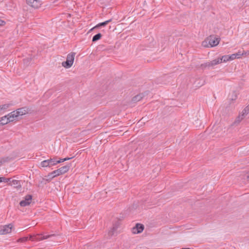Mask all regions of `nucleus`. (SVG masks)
Returning a JSON list of instances; mask_svg holds the SVG:
<instances>
[{"label": "nucleus", "mask_w": 249, "mask_h": 249, "mask_svg": "<svg viewBox=\"0 0 249 249\" xmlns=\"http://www.w3.org/2000/svg\"><path fill=\"white\" fill-rule=\"evenodd\" d=\"M229 55H225L222 56L221 57H218L215 59L211 61L207 62L206 63L202 64L200 67L203 69L206 68H211L213 67V66L220 64L222 62H226L228 61H230Z\"/></svg>", "instance_id": "1"}, {"label": "nucleus", "mask_w": 249, "mask_h": 249, "mask_svg": "<svg viewBox=\"0 0 249 249\" xmlns=\"http://www.w3.org/2000/svg\"><path fill=\"white\" fill-rule=\"evenodd\" d=\"M69 168L70 166L65 165L50 173L47 176L49 178V179H47V180L50 181L53 178L66 173L69 170Z\"/></svg>", "instance_id": "2"}, {"label": "nucleus", "mask_w": 249, "mask_h": 249, "mask_svg": "<svg viewBox=\"0 0 249 249\" xmlns=\"http://www.w3.org/2000/svg\"><path fill=\"white\" fill-rule=\"evenodd\" d=\"M219 39L214 36H210L206 40L202 42V45L207 47L216 46L219 43Z\"/></svg>", "instance_id": "3"}, {"label": "nucleus", "mask_w": 249, "mask_h": 249, "mask_svg": "<svg viewBox=\"0 0 249 249\" xmlns=\"http://www.w3.org/2000/svg\"><path fill=\"white\" fill-rule=\"evenodd\" d=\"M75 55V53H71L68 54L67 56L66 61L62 63V66L66 68H70L73 63Z\"/></svg>", "instance_id": "4"}, {"label": "nucleus", "mask_w": 249, "mask_h": 249, "mask_svg": "<svg viewBox=\"0 0 249 249\" xmlns=\"http://www.w3.org/2000/svg\"><path fill=\"white\" fill-rule=\"evenodd\" d=\"M53 236H54V234H50L48 235H42L41 234H36L35 235H30L29 237H28V240L32 241H38L44 239H48Z\"/></svg>", "instance_id": "5"}, {"label": "nucleus", "mask_w": 249, "mask_h": 249, "mask_svg": "<svg viewBox=\"0 0 249 249\" xmlns=\"http://www.w3.org/2000/svg\"><path fill=\"white\" fill-rule=\"evenodd\" d=\"M13 226L10 224L0 227V234H6L10 233L12 231Z\"/></svg>", "instance_id": "6"}, {"label": "nucleus", "mask_w": 249, "mask_h": 249, "mask_svg": "<svg viewBox=\"0 0 249 249\" xmlns=\"http://www.w3.org/2000/svg\"><path fill=\"white\" fill-rule=\"evenodd\" d=\"M32 196L31 195H26L24 197V199L21 201L19 203L21 207H25L29 205L32 201Z\"/></svg>", "instance_id": "7"}, {"label": "nucleus", "mask_w": 249, "mask_h": 249, "mask_svg": "<svg viewBox=\"0 0 249 249\" xmlns=\"http://www.w3.org/2000/svg\"><path fill=\"white\" fill-rule=\"evenodd\" d=\"M144 230V226L142 224L137 223L132 229V233L138 234L142 232Z\"/></svg>", "instance_id": "8"}, {"label": "nucleus", "mask_w": 249, "mask_h": 249, "mask_svg": "<svg viewBox=\"0 0 249 249\" xmlns=\"http://www.w3.org/2000/svg\"><path fill=\"white\" fill-rule=\"evenodd\" d=\"M249 112V107H246L242 111L241 115L238 116L234 122V123H239L244 117L247 115Z\"/></svg>", "instance_id": "9"}, {"label": "nucleus", "mask_w": 249, "mask_h": 249, "mask_svg": "<svg viewBox=\"0 0 249 249\" xmlns=\"http://www.w3.org/2000/svg\"><path fill=\"white\" fill-rule=\"evenodd\" d=\"M26 1L27 4L35 8H38L41 5L40 0H26Z\"/></svg>", "instance_id": "10"}, {"label": "nucleus", "mask_w": 249, "mask_h": 249, "mask_svg": "<svg viewBox=\"0 0 249 249\" xmlns=\"http://www.w3.org/2000/svg\"><path fill=\"white\" fill-rule=\"evenodd\" d=\"M17 113V112H16L15 111H13L7 115L8 116L9 122H13L16 119V118L18 117Z\"/></svg>", "instance_id": "11"}, {"label": "nucleus", "mask_w": 249, "mask_h": 249, "mask_svg": "<svg viewBox=\"0 0 249 249\" xmlns=\"http://www.w3.org/2000/svg\"><path fill=\"white\" fill-rule=\"evenodd\" d=\"M205 80L203 78H199L195 81L194 85L196 87L199 88L205 84Z\"/></svg>", "instance_id": "12"}, {"label": "nucleus", "mask_w": 249, "mask_h": 249, "mask_svg": "<svg viewBox=\"0 0 249 249\" xmlns=\"http://www.w3.org/2000/svg\"><path fill=\"white\" fill-rule=\"evenodd\" d=\"M8 184L10 185L11 186H13L15 188L21 187L20 181L19 180L16 179H13L11 181L10 180V181L8 183Z\"/></svg>", "instance_id": "13"}, {"label": "nucleus", "mask_w": 249, "mask_h": 249, "mask_svg": "<svg viewBox=\"0 0 249 249\" xmlns=\"http://www.w3.org/2000/svg\"><path fill=\"white\" fill-rule=\"evenodd\" d=\"M144 94L143 93L138 94L132 98V101L134 102L140 101L144 97Z\"/></svg>", "instance_id": "14"}, {"label": "nucleus", "mask_w": 249, "mask_h": 249, "mask_svg": "<svg viewBox=\"0 0 249 249\" xmlns=\"http://www.w3.org/2000/svg\"><path fill=\"white\" fill-rule=\"evenodd\" d=\"M118 226L119 224L118 223H115L114 224H113L112 229L108 232V234L109 236H112L114 234V232L118 229Z\"/></svg>", "instance_id": "15"}, {"label": "nucleus", "mask_w": 249, "mask_h": 249, "mask_svg": "<svg viewBox=\"0 0 249 249\" xmlns=\"http://www.w3.org/2000/svg\"><path fill=\"white\" fill-rule=\"evenodd\" d=\"M15 111L16 112H17V114L18 117L19 116L24 115L27 113V110L25 108H19Z\"/></svg>", "instance_id": "16"}, {"label": "nucleus", "mask_w": 249, "mask_h": 249, "mask_svg": "<svg viewBox=\"0 0 249 249\" xmlns=\"http://www.w3.org/2000/svg\"><path fill=\"white\" fill-rule=\"evenodd\" d=\"M0 123L2 125L10 123L8 118V116L5 115L0 119Z\"/></svg>", "instance_id": "17"}, {"label": "nucleus", "mask_w": 249, "mask_h": 249, "mask_svg": "<svg viewBox=\"0 0 249 249\" xmlns=\"http://www.w3.org/2000/svg\"><path fill=\"white\" fill-rule=\"evenodd\" d=\"M48 160L49 164V167L57 164L55 157L53 158H50V159H48Z\"/></svg>", "instance_id": "18"}, {"label": "nucleus", "mask_w": 249, "mask_h": 249, "mask_svg": "<svg viewBox=\"0 0 249 249\" xmlns=\"http://www.w3.org/2000/svg\"><path fill=\"white\" fill-rule=\"evenodd\" d=\"M102 36V35L101 33L97 34L96 35H94L93 36L92 39V41L96 42V41H98L101 38Z\"/></svg>", "instance_id": "19"}, {"label": "nucleus", "mask_w": 249, "mask_h": 249, "mask_svg": "<svg viewBox=\"0 0 249 249\" xmlns=\"http://www.w3.org/2000/svg\"><path fill=\"white\" fill-rule=\"evenodd\" d=\"M40 166L42 167H49V164L48 160L41 161L40 163Z\"/></svg>", "instance_id": "20"}, {"label": "nucleus", "mask_w": 249, "mask_h": 249, "mask_svg": "<svg viewBox=\"0 0 249 249\" xmlns=\"http://www.w3.org/2000/svg\"><path fill=\"white\" fill-rule=\"evenodd\" d=\"M12 105L11 104H4L0 106V111L2 110L6 109Z\"/></svg>", "instance_id": "21"}, {"label": "nucleus", "mask_w": 249, "mask_h": 249, "mask_svg": "<svg viewBox=\"0 0 249 249\" xmlns=\"http://www.w3.org/2000/svg\"><path fill=\"white\" fill-rule=\"evenodd\" d=\"M111 21V19H110L108 20H107V21H105L104 22H101V23H99L98 25H97V26L98 27H100V26H106V25H107L109 22H110V21Z\"/></svg>", "instance_id": "22"}, {"label": "nucleus", "mask_w": 249, "mask_h": 249, "mask_svg": "<svg viewBox=\"0 0 249 249\" xmlns=\"http://www.w3.org/2000/svg\"><path fill=\"white\" fill-rule=\"evenodd\" d=\"M10 178H7L4 177H0V182H4L5 183H9Z\"/></svg>", "instance_id": "23"}, {"label": "nucleus", "mask_w": 249, "mask_h": 249, "mask_svg": "<svg viewBox=\"0 0 249 249\" xmlns=\"http://www.w3.org/2000/svg\"><path fill=\"white\" fill-rule=\"evenodd\" d=\"M28 240V237H23L18 239V241L20 242H25Z\"/></svg>", "instance_id": "24"}, {"label": "nucleus", "mask_w": 249, "mask_h": 249, "mask_svg": "<svg viewBox=\"0 0 249 249\" xmlns=\"http://www.w3.org/2000/svg\"><path fill=\"white\" fill-rule=\"evenodd\" d=\"M8 158H3L0 159V166L4 162L8 161Z\"/></svg>", "instance_id": "25"}, {"label": "nucleus", "mask_w": 249, "mask_h": 249, "mask_svg": "<svg viewBox=\"0 0 249 249\" xmlns=\"http://www.w3.org/2000/svg\"><path fill=\"white\" fill-rule=\"evenodd\" d=\"M229 58L230 60H232L235 58H237L235 53H233L231 54V55H229Z\"/></svg>", "instance_id": "26"}, {"label": "nucleus", "mask_w": 249, "mask_h": 249, "mask_svg": "<svg viewBox=\"0 0 249 249\" xmlns=\"http://www.w3.org/2000/svg\"><path fill=\"white\" fill-rule=\"evenodd\" d=\"M243 3L245 6H249V0H243Z\"/></svg>", "instance_id": "27"}, {"label": "nucleus", "mask_w": 249, "mask_h": 249, "mask_svg": "<svg viewBox=\"0 0 249 249\" xmlns=\"http://www.w3.org/2000/svg\"><path fill=\"white\" fill-rule=\"evenodd\" d=\"M65 161H66V160H65L64 159H59V160H57V159L56 158V164L64 162Z\"/></svg>", "instance_id": "28"}, {"label": "nucleus", "mask_w": 249, "mask_h": 249, "mask_svg": "<svg viewBox=\"0 0 249 249\" xmlns=\"http://www.w3.org/2000/svg\"><path fill=\"white\" fill-rule=\"evenodd\" d=\"M235 54L236 58H239L243 55V53H241L240 52H239L237 53H236Z\"/></svg>", "instance_id": "29"}, {"label": "nucleus", "mask_w": 249, "mask_h": 249, "mask_svg": "<svg viewBox=\"0 0 249 249\" xmlns=\"http://www.w3.org/2000/svg\"><path fill=\"white\" fill-rule=\"evenodd\" d=\"M235 54L236 58H239L243 55V53H241L240 52H239L237 53H236Z\"/></svg>", "instance_id": "30"}, {"label": "nucleus", "mask_w": 249, "mask_h": 249, "mask_svg": "<svg viewBox=\"0 0 249 249\" xmlns=\"http://www.w3.org/2000/svg\"><path fill=\"white\" fill-rule=\"evenodd\" d=\"M5 24V22L2 19H0V26L4 25Z\"/></svg>", "instance_id": "31"}, {"label": "nucleus", "mask_w": 249, "mask_h": 249, "mask_svg": "<svg viewBox=\"0 0 249 249\" xmlns=\"http://www.w3.org/2000/svg\"><path fill=\"white\" fill-rule=\"evenodd\" d=\"M72 158H64V159L66 160H66H70V159H71Z\"/></svg>", "instance_id": "32"}, {"label": "nucleus", "mask_w": 249, "mask_h": 249, "mask_svg": "<svg viewBox=\"0 0 249 249\" xmlns=\"http://www.w3.org/2000/svg\"><path fill=\"white\" fill-rule=\"evenodd\" d=\"M247 178L248 179H249V172L248 175L247 176Z\"/></svg>", "instance_id": "33"}, {"label": "nucleus", "mask_w": 249, "mask_h": 249, "mask_svg": "<svg viewBox=\"0 0 249 249\" xmlns=\"http://www.w3.org/2000/svg\"><path fill=\"white\" fill-rule=\"evenodd\" d=\"M181 249H190V248H182Z\"/></svg>", "instance_id": "34"}, {"label": "nucleus", "mask_w": 249, "mask_h": 249, "mask_svg": "<svg viewBox=\"0 0 249 249\" xmlns=\"http://www.w3.org/2000/svg\"><path fill=\"white\" fill-rule=\"evenodd\" d=\"M248 107H249V105L247 106Z\"/></svg>", "instance_id": "35"}]
</instances>
